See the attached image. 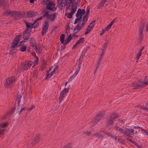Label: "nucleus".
I'll use <instances>...</instances> for the list:
<instances>
[{"label": "nucleus", "instance_id": "2", "mask_svg": "<svg viewBox=\"0 0 148 148\" xmlns=\"http://www.w3.org/2000/svg\"><path fill=\"white\" fill-rule=\"evenodd\" d=\"M66 9L70 10V12L67 13L65 14V16L69 18H71L72 17V15L76 11L77 9V5L75 4H73L72 6L70 5H68L66 8Z\"/></svg>", "mask_w": 148, "mask_h": 148}, {"label": "nucleus", "instance_id": "49", "mask_svg": "<svg viewBox=\"0 0 148 148\" xmlns=\"http://www.w3.org/2000/svg\"><path fill=\"white\" fill-rule=\"evenodd\" d=\"M80 69L79 68H77L76 69L74 74H76V75H77L79 72Z\"/></svg>", "mask_w": 148, "mask_h": 148}, {"label": "nucleus", "instance_id": "8", "mask_svg": "<svg viewBox=\"0 0 148 148\" xmlns=\"http://www.w3.org/2000/svg\"><path fill=\"white\" fill-rule=\"evenodd\" d=\"M55 4L53 2L49 1L48 4L46 8L47 10L52 11H55L56 9L55 7Z\"/></svg>", "mask_w": 148, "mask_h": 148}, {"label": "nucleus", "instance_id": "34", "mask_svg": "<svg viewBox=\"0 0 148 148\" xmlns=\"http://www.w3.org/2000/svg\"><path fill=\"white\" fill-rule=\"evenodd\" d=\"M67 34L66 36L67 37H71V34L68 35V34L66 32L65 34H62L61 35L60 37H64L65 36H66V34Z\"/></svg>", "mask_w": 148, "mask_h": 148}, {"label": "nucleus", "instance_id": "45", "mask_svg": "<svg viewBox=\"0 0 148 148\" xmlns=\"http://www.w3.org/2000/svg\"><path fill=\"white\" fill-rule=\"evenodd\" d=\"M79 46V45L77 44V43H76L75 45L73 46V47H72V49H75L77 48V47Z\"/></svg>", "mask_w": 148, "mask_h": 148}, {"label": "nucleus", "instance_id": "55", "mask_svg": "<svg viewBox=\"0 0 148 148\" xmlns=\"http://www.w3.org/2000/svg\"><path fill=\"white\" fill-rule=\"evenodd\" d=\"M35 106L33 105L32 106L28 109V110L29 111H31L34 108H35Z\"/></svg>", "mask_w": 148, "mask_h": 148}, {"label": "nucleus", "instance_id": "6", "mask_svg": "<svg viewBox=\"0 0 148 148\" xmlns=\"http://www.w3.org/2000/svg\"><path fill=\"white\" fill-rule=\"evenodd\" d=\"M20 38H14L11 45V50H14L17 47L19 46Z\"/></svg>", "mask_w": 148, "mask_h": 148}, {"label": "nucleus", "instance_id": "25", "mask_svg": "<svg viewBox=\"0 0 148 148\" xmlns=\"http://www.w3.org/2000/svg\"><path fill=\"white\" fill-rule=\"evenodd\" d=\"M122 133L124 134H126L127 136H129L130 135L128 133V128H125L124 130L123 129Z\"/></svg>", "mask_w": 148, "mask_h": 148}, {"label": "nucleus", "instance_id": "52", "mask_svg": "<svg viewBox=\"0 0 148 148\" xmlns=\"http://www.w3.org/2000/svg\"><path fill=\"white\" fill-rule=\"evenodd\" d=\"M68 91L69 89L68 88H64L62 91L65 93H66L68 92Z\"/></svg>", "mask_w": 148, "mask_h": 148}, {"label": "nucleus", "instance_id": "10", "mask_svg": "<svg viewBox=\"0 0 148 148\" xmlns=\"http://www.w3.org/2000/svg\"><path fill=\"white\" fill-rule=\"evenodd\" d=\"M104 116V114L103 112L98 114L97 115L96 118L94 120V122L97 123Z\"/></svg>", "mask_w": 148, "mask_h": 148}, {"label": "nucleus", "instance_id": "3", "mask_svg": "<svg viewBox=\"0 0 148 148\" xmlns=\"http://www.w3.org/2000/svg\"><path fill=\"white\" fill-rule=\"evenodd\" d=\"M15 78L14 76L9 77L4 84V86L6 88H10L15 82Z\"/></svg>", "mask_w": 148, "mask_h": 148}, {"label": "nucleus", "instance_id": "22", "mask_svg": "<svg viewBox=\"0 0 148 148\" xmlns=\"http://www.w3.org/2000/svg\"><path fill=\"white\" fill-rule=\"evenodd\" d=\"M13 12L11 11L10 10H7L4 12V15L5 16L12 15L13 14Z\"/></svg>", "mask_w": 148, "mask_h": 148}, {"label": "nucleus", "instance_id": "40", "mask_svg": "<svg viewBox=\"0 0 148 148\" xmlns=\"http://www.w3.org/2000/svg\"><path fill=\"white\" fill-rule=\"evenodd\" d=\"M77 17L75 20L74 23L76 24L80 20L81 18H80V17Z\"/></svg>", "mask_w": 148, "mask_h": 148}, {"label": "nucleus", "instance_id": "16", "mask_svg": "<svg viewBox=\"0 0 148 148\" xmlns=\"http://www.w3.org/2000/svg\"><path fill=\"white\" fill-rule=\"evenodd\" d=\"M28 16L33 17L38 14V13L37 12L34 11H29L27 12Z\"/></svg>", "mask_w": 148, "mask_h": 148}, {"label": "nucleus", "instance_id": "56", "mask_svg": "<svg viewBox=\"0 0 148 148\" xmlns=\"http://www.w3.org/2000/svg\"><path fill=\"white\" fill-rule=\"evenodd\" d=\"M105 3H102L100 2V3H99V7H103V4Z\"/></svg>", "mask_w": 148, "mask_h": 148}, {"label": "nucleus", "instance_id": "59", "mask_svg": "<svg viewBox=\"0 0 148 148\" xmlns=\"http://www.w3.org/2000/svg\"><path fill=\"white\" fill-rule=\"evenodd\" d=\"M65 94H66L65 93H64L63 91H62L60 92V95L62 96H64V95Z\"/></svg>", "mask_w": 148, "mask_h": 148}, {"label": "nucleus", "instance_id": "18", "mask_svg": "<svg viewBox=\"0 0 148 148\" xmlns=\"http://www.w3.org/2000/svg\"><path fill=\"white\" fill-rule=\"evenodd\" d=\"M35 23H34L33 24L30 23H26V25L27 26V29L31 30L32 28L34 27Z\"/></svg>", "mask_w": 148, "mask_h": 148}, {"label": "nucleus", "instance_id": "42", "mask_svg": "<svg viewBox=\"0 0 148 148\" xmlns=\"http://www.w3.org/2000/svg\"><path fill=\"white\" fill-rule=\"evenodd\" d=\"M140 108L143 110H147L148 111V108H147L146 106H140Z\"/></svg>", "mask_w": 148, "mask_h": 148}, {"label": "nucleus", "instance_id": "62", "mask_svg": "<svg viewBox=\"0 0 148 148\" xmlns=\"http://www.w3.org/2000/svg\"><path fill=\"white\" fill-rule=\"evenodd\" d=\"M145 30L147 32H148V23L146 25Z\"/></svg>", "mask_w": 148, "mask_h": 148}, {"label": "nucleus", "instance_id": "51", "mask_svg": "<svg viewBox=\"0 0 148 148\" xmlns=\"http://www.w3.org/2000/svg\"><path fill=\"white\" fill-rule=\"evenodd\" d=\"M8 125L7 123H3L1 126L2 127H5Z\"/></svg>", "mask_w": 148, "mask_h": 148}, {"label": "nucleus", "instance_id": "57", "mask_svg": "<svg viewBox=\"0 0 148 148\" xmlns=\"http://www.w3.org/2000/svg\"><path fill=\"white\" fill-rule=\"evenodd\" d=\"M38 23H35L34 25V28L37 27L38 26Z\"/></svg>", "mask_w": 148, "mask_h": 148}, {"label": "nucleus", "instance_id": "60", "mask_svg": "<svg viewBox=\"0 0 148 148\" xmlns=\"http://www.w3.org/2000/svg\"><path fill=\"white\" fill-rule=\"evenodd\" d=\"M102 60H101V59H100L99 58V59L98 60L97 63H98V64H100L101 62H100V61H101Z\"/></svg>", "mask_w": 148, "mask_h": 148}, {"label": "nucleus", "instance_id": "47", "mask_svg": "<svg viewBox=\"0 0 148 148\" xmlns=\"http://www.w3.org/2000/svg\"><path fill=\"white\" fill-rule=\"evenodd\" d=\"M60 41L62 44H64V38H60Z\"/></svg>", "mask_w": 148, "mask_h": 148}, {"label": "nucleus", "instance_id": "53", "mask_svg": "<svg viewBox=\"0 0 148 148\" xmlns=\"http://www.w3.org/2000/svg\"><path fill=\"white\" fill-rule=\"evenodd\" d=\"M128 131H129V132H131L132 133H133L134 132V130L133 129L128 128Z\"/></svg>", "mask_w": 148, "mask_h": 148}, {"label": "nucleus", "instance_id": "39", "mask_svg": "<svg viewBox=\"0 0 148 148\" xmlns=\"http://www.w3.org/2000/svg\"><path fill=\"white\" fill-rule=\"evenodd\" d=\"M88 47H86V49H85L84 50L82 51V55H84L86 52H87V48H88Z\"/></svg>", "mask_w": 148, "mask_h": 148}, {"label": "nucleus", "instance_id": "48", "mask_svg": "<svg viewBox=\"0 0 148 148\" xmlns=\"http://www.w3.org/2000/svg\"><path fill=\"white\" fill-rule=\"evenodd\" d=\"M35 60L34 61L35 62V63H37L38 62V57L36 56V54H35Z\"/></svg>", "mask_w": 148, "mask_h": 148}, {"label": "nucleus", "instance_id": "50", "mask_svg": "<svg viewBox=\"0 0 148 148\" xmlns=\"http://www.w3.org/2000/svg\"><path fill=\"white\" fill-rule=\"evenodd\" d=\"M95 22L94 21H93L90 24L89 26L91 27H93L94 25Z\"/></svg>", "mask_w": 148, "mask_h": 148}, {"label": "nucleus", "instance_id": "37", "mask_svg": "<svg viewBox=\"0 0 148 148\" xmlns=\"http://www.w3.org/2000/svg\"><path fill=\"white\" fill-rule=\"evenodd\" d=\"M49 1V0H44L42 1V4L43 5H47Z\"/></svg>", "mask_w": 148, "mask_h": 148}, {"label": "nucleus", "instance_id": "9", "mask_svg": "<svg viewBox=\"0 0 148 148\" xmlns=\"http://www.w3.org/2000/svg\"><path fill=\"white\" fill-rule=\"evenodd\" d=\"M115 19H113L111 23L108 25L107 27L105 29V30H103L100 33V35H102L104 33L105 31H108L111 27L113 24L115 22Z\"/></svg>", "mask_w": 148, "mask_h": 148}, {"label": "nucleus", "instance_id": "36", "mask_svg": "<svg viewBox=\"0 0 148 148\" xmlns=\"http://www.w3.org/2000/svg\"><path fill=\"white\" fill-rule=\"evenodd\" d=\"M33 49H35V51L37 53H39V51H38V47L36 45L34 47H33Z\"/></svg>", "mask_w": 148, "mask_h": 148}, {"label": "nucleus", "instance_id": "32", "mask_svg": "<svg viewBox=\"0 0 148 148\" xmlns=\"http://www.w3.org/2000/svg\"><path fill=\"white\" fill-rule=\"evenodd\" d=\"M26 49V46L25 45H23L21 47L20 50L22 52H24L25 51Z\"/></svg>", "mask_w": 148, "mask_h": 148}, {"label": "nucleus", "instance_id": "15", "mask_svg": "<svg viewBox=\"0 0 148 148\" xmlns=\"http://www.w3.org/2000/svg\"><path fill=\"white\" fill-rule=\"evenodd\" d=\"M144 27V23H143V24H142L139 27V34L140 35V36H143L142 34Z\"/></svg>", "mask_w": 148, "mask_h": 148}, {"label": "nucleus", "instance_id": "21", "mask_svg": "<svg viewBox=\"0 0 148 148\" xmlns=\"http://www.w3.org/2000/svg\"><path fill=\"white\" fill-rule=\"evenodd\" d=\"M31 32V30L26 29V30L23 33L24 37L30 36V33Z\"/></svg>", "mask_w": 148, "mask_h": 148}, {"label": "nucleus", "instance_id": "64", "mask_svg": "<svg viewBox=\"0 0 148 148\" xmlns=\"http://www.w3.org/2000/svg\"><path fill=\"white\" fill-rule=\"evenodd\" d=\"M29 38H26L25 39H24L23 40L24 41V42H25L26 40L28 39Z\"/></svg>", "mask_w": 148, "mask_h": 148}, {"label": "nucleus", "instance_id": "44", "mask_svg": "<svg viewBox=\"0 0 148 148\" xmlns=\"http://www.w3.org/2000/svg\"><path fill=\"white\" fill-rule=\"evenodd\" d=\"M45 17H43V15H42V16H41V17H40V18L37 19L34 22V23H36V21L38 20H41L42 19V18H45Z\"/></svg>", "mask_w": 148, "mask_h": 148}, {"label": "nucleus", "instance_id": "30", "mask_svg": "<svg viewBox=\"0 0 148 148\" xmlns=\"http://www.w3.org/2000/svg\"><path fill=\"white\" fill-rule=\"evenodd\" d=\"M49 72V71H47V76L46 77V79H47L48 78H49L52 75H53V73H52V72L51 71L50 73V74H47V73Z\"/></svg>", "mask_w": 148, "mask_h": 148}, {"label": "nucleus", "instance_id": "61", "mask_svg": "<svg viewBox=\"0 0 148 148\" xmlns=\"http://www.w3.org/2000/svg\"><path fill=\"white\" fill-rule=\"evenodd\" d=\"M81 62L80 61H79V64H78V67L77 68H79L80 69V67H81Z\"/></svg>", "mask_w": 148, "mask_h": 148}, {"label": "nucleus", "instance_id": "31", "mask_svg": "<svg viewBox=\"0 0 148 148\" xmlns=\"http://www.w3.org/2000/svg\"><path fill=\"white\" fill-rule=\"evenodd\" d=\"M76 76V74H74L72 75L71 77L68 79V82H71Z\"/></svg>", "mask_w": 148, "mask_h": 148}, {"label": "nucleus", "instance_id": "54", "mask_svg": "<svg viewBox=\"0 0 148 148\" xmlns=\"http://www.w3.org/2000/svg\"><path fill=\"white\" fill-rule=\"evenodd\" d=\"M92 27H91L90 26L88 25L87 27V31H90L92 29Z\"/></svg>", "mask_w": 148, "mask_h": 148}, {"label": "nucleus", "instance_id": "46", "mask_svg": "<svg viewBox=\"0 0 148 148\" xmlns=\"http://www.w3.org/2000/svg\"><path fill=\"white\" fill-rule=\"evenodd\" d=\"M64 97V96H60L59 97V103H61Z\"/></svg>", "mask_w": 148, "mask_h": 148}, {"label": "nucleus", "instance_id": "4", "mask_svg": "<svg viewBox=\"0 0 148 148\" xmlns=\"http://www.w3.org/2000/svg\"><path fill=\"white\" fill-rule=\"evenodd\" d=\"M48 11H44V13L43 14V17H47V20H49L51 21H53L55 20L56 15L55 13L49 14Z\"/></svg>", "mask_w": 148, "mask_h": 148}, {"label": "nucleus", "instance_id": "14", "mask_svg": "<svg viewBox=\"0 0 148 148\" xmlns=\"http://www.w3.org/2000/svg\"><path fill=\"white\" fill-rule=\"evenodd\" d=\"M57 2L58 3V4H60V3H61V4L66 5V7L68 5H71V3L68 2L67 1H66L65 0H57Z\"/></svg>", "mask_w": 148, "mask_h": 148}, {"label": "nucleus", "instance_id": "17", "mask_svg": "<svg viewBox=\"0 0 148 148\" xmlns=\"http://www.w3.org/2000/svg\"><path fill=\"white\" fill-rule=\"evenodd\" d=\"M15 109L16 107H12L11 110L7 113L6 114V116H8V117H9L11 115H12L14 112V110Z\"/></svg>", "mask_w": 148, "mask_h": 148}, {"label": "nucleus", "instance_id": "23", "mask_svg": "<svg viewBox=\"0 0 148 148\" xmlns=\"http://www.w3.org/2000/svg\"><path fill=\"white\" fill-rule=\"evenodd\" d=\"M93 136H95L99 138H102L103 137V134H100L97 132L95 133Z\"/></svg>", "mask_w": 148, "mask_h": 148}, {"label": "nucleus", "instance_id": "5", "mask_svg": "<svg viewBox=\"0 0 148 148\" xmlns=\"http://www.w3.org/2000/svg\"><path fill=\"white\" fill-rule=\"evenodd\" d=\"M32 64V62L31 61L25 62V63L22 64L20 68V71L23 72L27 70L28 68H30Z\"/></svg>", "mask_w": 148, "mask_h": 148}, {"label": "nucleus", "instance_id": "1", "mask_svg": "<svg viewBox=\"0 0 148 148\" xmlns=\"http://www.w3.org/2000/svg\"><path fill=\"white\" fill-rule=\"evenodd\" d=\"M120 119L119 118L118 114L114 113L111 114L107 121V125H110L114 123V120L116 121H118Z\"/></svg>", "mask_w": 148, "mask_h": 148}, {"label": "nucleus", "instance_id": "41", "mask_svg": "<svg viewBox=\"0 0 148 148\" xmlns=\"http://www.w3.org/2000/svg\"><path fill=\"white\" fill-rule=\"evenodd\" d=\"M58 5H59V7L60 8L61 10L64 8L66 5V4L62 5L61 3H60V4Z\"/></svg>", "mask_w": 148, "mask_h": 148}, {"label": "nucleus", "instance_id": "13", "mask_svg": "<svg viewBox=\"0 0 148 148\" xmlns=\"http://www.w3.org/2000/svg\"><path fill=\"white\" fill-rule=\"evenodd\" d=\"M13 16L16 19H19L22 16V15L21 14L20 12H13Z\"/></svg>", "mask_w": 148, "mask_h": 148}, {"label": "nucleus", "instance_id": "26", "mask_svg": "<svg viewBox=\"0 0 148 148\" xmlns=\"http://www.w3.org/2000/svg\"><path fill=\"white\" fill-rule=\"evenodd\" d=\"M22 96L21 95H18V96L16 98V100L18 101V105L19 106V103H20L21 101V98Z\"/></svg>", "mask_w": 148, "mask_h": 148}, {"label": "nucleus", "instance_id": "20", "mask_svg": "<svg viewBox=\"0 0 148 148\" xmlns=\"http://www.w3.org/2000/svg\"><path fill=\"white\" fill-rule=\"evenodd\" d=\"M39 135H37L33 139V142H32V144L33 145H35L39 141Z\"/></svg>", "mask_w": 148, "mask_h": 148}, {"label": "nucleus", "instance_id": "35", "mask_svg": "<svg viewBox=\"0 0 148 148\" xmlns=\"http://www.w3.org/2000/svg\"><path fill=\"white\" fill-rule=\"evenodd\" d=\"M143 40V38H138V43L141 44L142 43V41Z\"/></svg>", "mask_w": 148, "mask_h": 148}, {"label": "nucleus", "instance_id": "38", "mask_svg": "<svg viewBox=\"0 0 148 148\" xmlns=\"http://www.w3.org/2000/svg\"><path fill=\"white\" fill-rule=\"evenodd\" d=\"M26 109V107H24L21 108L20 111H18V113L19 115H20L21 114V113L24 110H25Z\"/></svg>", "mask_w": 148, "mask_h": 148}, {"label": "nucleus", "instance_id": "19", "mask_svg": "<svg viewBox=\"0 0 148 148\" xmlns=\"http://www.w3.org/2000/svg\"><path fill=\"white\" fill-rule=\"evenodd\" d=\"M107 47V45L106 44H104L101 50V53L100 54V55L103 56L105 53V50Z\"/></svg>", "mask_w": 148, "mask_h": 148}, {"label": "nucleus", "instance_id": "29", "mask_svg": "<svg viewBox=\"0 0 148 148\" xmlns=\"http://www.w3.org/2000/svg\"><path fill=\"white\" fill-rule=\"evenodd\" d=\"M84 41V38H80L79 40L76 42L77 44L79 45L81 43L83 42Z\"/></svg>", "mask_w": 148, "mask_h": 148}, {"label": "nucleus", "instance_id": "11", "mask_svg": "<svg viewBox=\"0 0 148 148\" xmlns=\"http://www.w3.org/2000/svg\"><path fill=\"white\" fill-rule=\"evenodd\" d=\"M85 12L84 9L82 10L81 9H79L76 14V16L80 17V18H81L82 16L84 14Z\"/></svg>", "mask_w": 148, "mask_h": 148}, {"label": "nucleus", "instance_id": "7", "mask_svg": "<svg viewBox=\"0 0 148 148\" xmlns=\"http://www.w3.org/2000/svg\"><path fill=\"white\" fill-rule=\"evenodd\" d=\"M85 18H84L83 19L82 22L81 21L79 22L76 26V28L74 29L75 33L79 31L81 29L82 26L84 25L86 21L85 20Z\"/></svg>", "mask_w": 148, "mask_h": 148}, {"label": "nucleus", "instance_id": "43", "mask_svg": "<svg viewBox=\"0 0 148 148\" xmlns=\"http://www.w3.org/2000/svg\"><path fill=\"white\" fill-rule=\"evenodd\" d=\"M142 52L140 51H139L138 53L137 54L136 57L138 58V59H139V57L141 55Z\"/></svg>", "mask_w": 148, "mask_h": 148}, {"label": "nucleus", "instance_id": "33", "mask_svg": "<svg viewBox=\"0 0 148 148\" xmlns=\"http://www.w3.org/2000/svg\"><path fill=\"white\" fill-rule=\"evenodd\" d=\"M115 128L116 130L119 131L120 133H122L123 130V129L119 126H116L115 127Z\"/></svg>", "mask_w": 148, "mask_h": 148}, {"label": "nucleus", "instance_id": "24", "mask_svg": "<svg viewBox=\"0 0 148 148\" xmlns=\"http://www.w3.org/2000/svg\"><path fill=\"white\" fill-rule=\"evenodd\" d=\"M36 42L35 40L33 38H31L30 39V45L33 47L36 45Z\"/></svg>", "mask_w": 148, "mask_h": 148}, {"label": "nucleus", "instance_id": "27", "mask_svg": "<svg viewBox=\"0 0 148 148\" xmlns=\"http://www.w3.org/2000/svg\"><path fill=\"white\" fill-rule=\"evenodd\" d=\"M6 4L4 0H0V8L4 6Z\"/></svg>", "mask_w": 148, "mask_h": 148}, {"label": "nucleus", "instance_id": "12", "mask_svg": "<svg viewBox=\"0 0 148 148\" xmlns=\"http://www.w3.org/2000/svg\"><path fill=\"white\" fill-rule=\"evenodd\" d=\"M49 25V22L47 21L46 22L43 26L42 34H44L47 31L48 27Z\"/></svg>", "mask_w": 148, "mask_h": 148}, {"label": "nucleus", "instance_id": "63", "mask_svg": "<svg viewBox=\"0 0 148 148\" xmlns=\"http://www.w3.org/2000/svg\"><path fill=\"white\" fill-rule=\"evenodd\" d=\"M128 140H129V141L131 142L132 143H134V141H132V140L130 139H128Z\"/></svg>", "mask_w": 148, "mask_h": 148}, {"label": "nucleus", "instance_id": "28", "mask_svg": "<svg viewBox=\"0 0 148 148\" xmlns=\"http://www.w3.org/2000/svg\"><path fill=\"white\" fill-rule=\"evenodd\" d=\"M73 38H68L65 40L64 43V45H66Z\"/></svg>", "mask_w": 148, "mask_h": 148}, {"label": "nucleus", "instance_id": "58", "mask_svg": "<svg viewBox=\"0 0 148 148\" xmlns=\"http://www.w3.org/2000/svg\"><path fill=\"white\" fill-rule=\"evenodd\" d=\"M5 129H3L0 130V135L3 134V132Z\"/></svg>", "mask_w": 148, "mask_h": 148}]
</instances>
